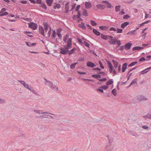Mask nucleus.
<instances>
[{
    "label": "nucleus",
    "mask_w": 151,
    "mask_h": 151,
    "mask_svg": "<svg viewBox=\"0 0 151 151\" xmlns=\"http://www.w3.org/2000/svg\"><path fill=\"white\" fill-rule=\"evenodd\" d=\"M72 44H68L67 45H64V47L60 48V53L63 55H66L69 52V50L72 48Z\"/></svg>",
    "instance_id": "obj_1"
},
{
    "label": "nucleus",
    "mask_w": 151,
    "mask_h": 151,
    "mask_svg": "<svg viewBox=\"0 0 151 151\" xmlns=\"http://www.w3.org/2000/svg\"><path fill=\"white\" fill-rule=\"evenodd\" d=\"M29 27L31 28L32 29L35 30L37 28V24L34 23L33 22H31L29 24Z\"/></svg>",
    "instance_id": "obj_2"
},
{
    "label": "nucleus",
    "mask_w": 151,
    "mask_h": 151,
    "mask_svg": "<svg viewBox=\"0 0 151 151\" xmlns=\"http://www.w3.org/2000/svg\"><path fill=\"white\" fill-rule=\"evenodd\" d=\"M118 40L115 37H114L111 40L109 41L108 42L111 45H115L117 42Z\"/></svg>",
    "instance_id": "obj_3"
},
{
    "label": "nucleus",
    "mask_w": 151,
    "mask_h": 151,
    "mask_svg": "<svg viewBox=\"0 0 151 151\" xmlns=\"http://www.w3.org/2000/svg\"><path fill=\"white\" fill-rule=\"evenodd\" d=\"M147 99L144 96L140 95L137 96V100L139 101L146 100Z\"/></svg>",
    "instance_id": "obj_4"
},
{
    "label": "nucleus",
    "mask_w": 151,
    "mask_h": 151,
    "mask_svg": "<svg viewBox=\"0 0 151 151\" xmlns=\"http://www.w3.org/2000/svg\"><path fill=\"white\" fill-rule=\"evenodd\" d=\"M132 45V44L131 42H128L124 45V48L127 50H129L130 49Z\"/></svg>",
    "instance_id": "obj_5"
},
{
    "label": "nucleus",
    "mask_w": 151,
    "mask_h": 151,
    "mask_svg": "<svg viewBox=\"0 0 151 151\" xmlns=\"http://www.w3.org/2000/svg\"><path fill=\"white\" fill-rule=\"evenodd\" d=\"M86 65L88 67L93 68L96 66L93 63L90 61H88L86 63Z\"/></svg>",
    "instance_id": "obj_6"
},
{
    "label": "nucleus",
    "mask_w": 151,
    "mask_h": 151,
    "mask_svg": "<svg viewBox=\"0 0 151 151\" xmlns=\"http://www.w3.org/2000/svg\"><path fill=\"white\" fill-rule=\"evenodd\" d=\"M107 63L109 66V68L110 69V72L111 73L113 71V67L111 62L109 61H107Z\"/></svg>",
    "instance_id": "obj_7"
},
{
    "label": "nucleus",
    "mask_w": 151,
    "mask_h": 151,
    "mask_svg": "<svg viewBox=\"0 0 151 151\" xmlns=\"http://www.w3.org/2000/svg\"><path fill=\"white\" fill-rule=\"evenodd\" d=\"M96 6L98 9H100L103 10L105 9L106 6L104 5L98 4L96 5Z\"/></svg>",
    "instance_id": "obj_8"
},
{
    "label": "nucleus",
    "mask_w": 151,
    "mask_h": 151,
    "mask_svg": "<svg viewBox=\"0 0 151 151\" xmlns=\"http://www.w3.org/2000/svg\"><path fill=\"white\" fill-rule=\"evenodd\" d=\"M85 5L86 9H90L92 7L91 4L90 2H86Z\"/></svg>",
    "instance_id": "obj_9"
},
{
    "label": "nucleus",
    "mask_w": 151,
    "mask_h": 151,
    "mask_svg": "<svg viewBox=\"0 0 151 151\" xmlns=\"http://www.w3.org/2000/svg\"><path fill=\"white\" fill-rule=\"evenodd\" d=\"M69 4V2H68L66 3L65 4V13H67L68 12V10L69 7L68 6V5Z\"/></svg>",
    "instance_id": "obj_10"
},
{
    "label": "nucleus",
    "mask_w": 151,
    "mask_h": 151,
    "mask_svg": "<svg viewBox=\"0 0 151 151\" xmlns=\"http://www.w3.org/2000/svg\"><path fill=\"white\" fill-rule=\"evenodd\" d=\"M129 22H125L124 23H122L121 26V28L124 29L129 24Z\"/></svg>",
    "instance_id": "obj_11"
},
{
    "label": "nucleus",
    "mask_w": 151,
    "mask_h": 151,
    "mask_svg": "<svg viewBox=\"0 0 151 151\" xmlns=\"http://www.w3.org/2000/svg\"><path fill=\"white\" fill-rule=\"evenodd\" d=\"M113 147V146L110 144L109 145L107 146L106 147V151H111Z\"/></svg>",
    "instance_id": "obj_12"
},
{
    "label": "nucleus",
    "mask_w": 151,
    "mask_h": 151,
    "mask_svg": "<svg viewBox=\"0 0 151 151\" xmlns=\"http://www.w3.org/2000/svg\"><path fill=\"white\" fill-rule=\"evenodd\" d=\"M39 30L41 34L44 36H45L44 34V31L43 27L42 26H40Z\"/></svg>",
    "instance_id": "obj_13"
},
{
    "label": "nucleus",
    "mask_w": 151,
    "mask_h": 151,
    "mask_svg": "<svg viewBox=\"0 0 151 151\" xmlns=\"http://www.w3.org/2000/svg\"><path fill=\"white\" fill-rule=\"evenodd\" d=\"M143 47H140L139 46H136L132 48V50L133 51L139 50L141 49H143Z\"/></svg>",
    "instance_id": "obj_14"
},
{
    "label": "nucleus",
    "mask_w": 151,
    "mask_h": 151,
    "mask_svg": "<svg viewBox=\"0 0 151 151\" xmlns=\"http://www.w3.org/2000/svg\"><path fill=\"white\" fill-rule=\"evenodd\" d=\"M93 33L95 34L97 36H99L101 35V33L98 31L96 29L93 28Z\"/></svg>",
    "instance_id": "obj_15"
},
{
    "label": "nucleus",
    "mask_w": 151,
    "mask_h": 151,
    "mask_svg": "<svg viewBox=\"0 0 151 151\" xmlns=\"http://www.w3.org/2000/svg\"><path fill=\"white\" fill-rule=\"evenodd\" d=\"M53 0H46L45 1L47 5L49 6H50L52 5V4L53 3Z\"/></svg>",
    "instance_id": "obj_16"
},
{
    "label": "nucleus",
    "mask_w": 151,
    "mask_h": 151,
    "mask_svg": "<svg viewBox=\"0 0 151 151\" xmlns=\"http://www.w3.org/2000/svg\"><path fill=\"white\" fill-rule=\"evenodd\" d=\"M61 7V6L60 4H58L54 3L53 5V7L54 9H56L57 8L59 9Z\"/></svg>",
    "instance_id": "obj_17"
},
{
    "label": "nucleus",
    "mask_w": 151,
    "mask_h": 151,
    "mask_svg": "<svg viewBox=\"0 0 151 151\" xmlns=\"http://www.w3.org/2000/svg\"><path fill=\"white\" fill-rule=\"evenodd\" d=\"M79 26L82 28V29L86 30V28L85 25L84 24L83 22H81V24L78 25Z\"/></svg>",
    "instance_id": "obj_18"
},
{
    "label": "nucleus",
    "mask_w": 151,
    "mask_h": 151,
    "mask_svg": "<svg viewBox=\"0 0 151 151\" xmlns=\"http://www.w3.org/2000/svg\"><path fill=\"white\" fill-rule=\"evenodd\" d=\"M99 27L100 29L104 31L107 30L108 28V27L107 26H103L102 25L100 26Z\"/></svg>",
    "instance_id": "obj_19"
},
{
    "label": "nucleus",
    "mask_w": 151,
    "mask_h": 151,
    "mask_svg": "<svg viewBox=\"0 0 151 151\" xmlns=\"http://www.w3.org/2000/svg\"><path fill=\"white\" fill-rule=\"evenodd\" d=\"M112 62H113L114 65V67L116 68L118 67V63L117 61H115V60H112Z\"/></svg>",
    "instance_id": "obj_20"
},
{
    "label": "nucleus",
    "mask_w": 151,
    "mask_h": 151,
    "mask_svg": "<svg viewBox=\"0 0 151 151\" xmlns=\"http://www.w3.org/2000/svg\"><path fill=\"white\" fill-rule=\"evenodd\" d=\"M82 14L86 17L88 16L87 11L85 9H83Z\"/></svg>",
    "instance_id": "obj_21"
},
{
    "label": "nucleus",
    "mask_w": 151,
    "mask_h": 151,
    "mask_svg": "<svg viewBox=\"0 0 151 151\" xmlns=\"http://www.w3.org/2000/svg\"><path fill=\"white\" fill-rule=\"evenodd\" d=\"M101 37L102 38L105 40H107L108 39V36L104 35L103 34H101Z\"/></svg>",
    "instance_id": "obj_22"
},
{
    "label": "nucleus",
    "mask_w": 151,
    "mask_h": 151,
    "mask_svg": "<svg viewBox=\"0 0 151 151\" xmlns=\"http://www.w3.org/2000/svg\"><path fill=\"white\" fill-rule=\"evenodd\" d=\"M113 83V80L112 79H110L106 83V84L107 85H109L112 84Z\"/></svg>",
    "instance_id": "obj_23"
},
{
    "label": "nucleus",
    "mask_w": 151,
    "mask_h": 151,
    "mask_svg": "<svg viewBox=\"0 0 151 151\" xmlns=\"http://www.w3.org/2000/svg\"><path fill=\"white\" fill-rule=\"evenodd\" d=\"M143 117H144L146 119L147 118L151 119V114H148L146 115L143 116Z\"/></svg>",
    "instance_id": "obj_24"
},
{
    "label": "nucleus",
    "mask_w": 151,
    "mask_h": 151,
    "mask_svg": "<svg viewBox=\"0 0 151 151\" xmlns=\"http://www.w3.org/2000/svg\"><path fill=\"white\" fill-rule=\"evenodd\" d=\"M78 63L77 62L76 63H74L71 64L70 65V68L72 69H73L75 68L76 64Z\"/></svg>",
    "instance_id": "obj_25"
},
{
    "label": "nucleus",
    "mask_w": 151,
    "mask_h": 151,
    "mask_svg": "<svg viewBox=\"0 0 151 151\" xmlns=\"http://www.w3.org/2000/svg\"><path fill=\"white\" fill-rule=\"evenodd\" d=\"M40 6L45 9H47L46 5L44 3H42L40 4Z\"/></svg>",
    "instance_id": "obj_26"
},
{
    "label": "nucleus",
    "mask_w": 151,
    "mask_h": 151,
    "mask_svg": "<svg viewBox=\"0 0 151 151\" xmlns=\"http://www.w3.org/2000/svg\"><path fill=\"white\" fill-rule=\"evenodd\" d=\"M127 63H125L123 65L122 68L126 70L127 68Z\"/></svg>",
    "instance_id": "obj_27"
},
{
    "label": "nucleus",
    "mask_w": 151,
    "mask_h": 151,
    "mask_svg": "<svg viewBox=\"0 0 151 151\" xmlns=\"http://www.w3.org/2000/svg\"><path fill=\"white\" fill-rule=\"evenodd\" d=\"M91 24L93 26H96L97 24L94 21L91 20L90 21Z\"/></svg>",
    "instance_id": "obj_28"
},
{
    "label": "nucleus",
    "mask_w": 151,
    "mask_h": 151,
    "mask_svg": "<svg viewBox=\"0 0 151 151\" xmlns=\"http://www.w3.org/2000/svg\"><path fill=\"white\" fill-rule=\"evenodd\" d=\"M112 93L114 96L116 95V90L115 88L113 89L112 91Z\"/></svg>",
    "instance_id": "obj_29"
},
{
    "label": "nucleus",
    "mask_w": 151,
    "mask_h": 151,
    "mask_svg": "<svg viewBox=\"0 0 151 151\" xmlns=\"http://www.w3.org/2000/svg\"><path fill=\"white\" fill-rule=\"evenodd\" d=\"M68 36L69 35H66L63 38V40L65 42H66L67 39L68 38Z\"/></svg>",
    "instance_id": "obj_30"
},
{
    "label": "nucleus",
    "mask_w": 151,
    "mask_h": 151,
    "mask_svg": "<svg viewBox=\"0 0 151 151\" xmlns=\"http://www.w3.org/2000/svg\"><path fill=\"white\" fill-rule=\"evenodd\" d=\"M78 12V15H76L77 18L78 19L80 18L81 16V12L80 11H77Z\"/></svg>",
    "instance_id": "obj_31"
},
{
    "label": "nucleus",
    "mask_w": 151,
    "mask_h": 151,
    "mask_svg": "<svg viewBox=\"0 0 151 151\" xmlns=\"http://www.w3.org/2000/svg\"><path fill=\"white\" fill-rule=\"evenodd\" d=\"M42 111L37 110H34V111L35 112L38 113L39 114H42Z\"/></svg>",
    "instance_id": "obj_32"
},
{
    "label": "nucleus",
    "mask_w": 151,
    "mask_h": 151,
    "mask_svg": "<svg viewBox=\"0 0 151 151\" xmlns=\"http://www.w3.org/2000/svg\"><path fill=\"white\" fill-rule=\"evenodd\" d=\"M45 84L50 87L52 85V83L51 81H49L47 83H45Z\"/></svg>",
    "instance_id": "obj_33"
},
{
    "label": "nucleus",
    "mask_w": 151,
    "mask_h": 151,
    "mask_svg": "<svg viewBox=\"0 0 151 151\" xmlns=\"http://www.w3.org/2000/svg\"><path fill=\"white\" fill-rule=\"evenodd\" d=\"M107 86H101L100 87V88L104 89V90H106L108 88V87Z\"/></svg>",
    "instance_id": "obj_34"
},
{
    "label": "nucleus",
    "mask_w": 151,
    "mask_h": 151,
    "mask_svg": "<svg viewBox=\"0 0 151 151\" xmlns=\"http://www.w3.org/2000/svg\"><path fill=\"white\" fill-rule=\"evenodd\" d=\"M83 44H84L86 46L89 47L90 46L89 44L87 42L84 41L83 42Z\"/></svg>",
    "instance_id": "obj_35"
},
{
    "label": "nucleus",
    "mask_w": 151,
    "mask_h": 151,
    "mask_svg": "<svg viewBox=\"0 0 151 151\" xmlns=\"http://www.w3.org/2000/svg\"><path fill=\"white\" fill-rule=\"evenodd\" d=\"M120 6L119 5L116 6L115 7L116 11L117 12L119 10Z\"/></svg>",
    "instance_id": "obj_36"
},
{
    "label": "nucleus",
    "mask_w": 151,
    "mask_h": 151,
    "mask_svg": "<svg viewBox=\"0 0 151 151\" xmlns=\"http://www.w3.org/2000/svg\"><path fill=\"white\" fill-rule=\"evenodd\" d=\"M40 118L42 119L43 118H48V115H42L39 116Z\"/></svg>",
    "instance_id": "obj_37"
},
{
    "label": "nucleus",
    "mask_w": 151,
    "mask_h": 151,
    "mask_svg": "<svg viewBox=\"0 0 151 151\" xmlns=\"http://www.w3.org/2000/svg\"><path fill=\"white\" fill-rule=\"evenodd\" d=\"M117 44V45L116 46V48L118 47L121 45V41L119 40H118L117 42L116 43Z\"/></svg>",
    "instance_id": "obj_38"
},
{
    "label": "nucleus",
    "mask_w": 151,
    "mask_h": 151,
    "mask_svg": "<svg viewBox=\"0 0 151 151\" xmlns=\"http://www.w3.org/2000/svg\"><path fill=\"white\" fill-rule=\"evenodd\" d=\"M8 14V12H4V13H2L0 14V16H2L4 15H7Z\"/></svg>",
    "instance_id": "obj_39"
},
{
    "label": "nucleus",
    "mask_w": 151,
    "mask_h": 151,
    "mask_svg": "<svg viewBox=\"0 0 151 151\" xmlns=\"http://www.w3.org/2000/svg\"><path fill=\"white\" fill-rule=\"evenodd\" d=\"M17 81L19 82H20L24 86V85H25L26 84V83L24 81L18 80Z\"/></svg>",
    "instance_id": "obj_40"
},
{
    "label": "nucleus",
    "mask_w": 151,
    "mask_h": 151,
    "mask_svg": "<svg viewBox=\"0 0 151 151\" xmlns=\"http://www.w3.org/2000/svg\"><path fill=\"white\" fill-rule=\"evenodd\" d=\"M67 43V44H70V43L72 44V39L71 38H70L68 39V40L66 42Z\"/></svg>",
    "instance_id": "obj_41"
},
{
    "label": "nucleus",
    "mask_w": 151,
    "mask_h": 151,
    "mask_svg": "<svg viewBox=\"0 0 151 151\" xmlns=\"http://www.w3.org/2000/svg\"><path fill=\"white\" fill-rule=\"evenodd\" d=\"M76 5V3H75L73 5H72V8H71V9L70 10V11H72V12H73L74 11V10H73V9L75 8Z\"/></svg>",
    "instance_id": "obj_42"
},
{
    "label": "nucleus",
    "mask_w": 151,
    "mask_h": 151,
    "mask_svg": "<svg viewBox=\"0 0 151 151\" xmlns=\"http://www.w3.org/2000/svg\"><path fill=\"white\" fill-rule=\"evenodd\" d=\"M99 63L100 65V67L101 68L104 69V67L102 64L101 62L100 61H99Z\"/></svg>",
    "instance_id": "obj_43"
},
{
    "label": "nucleus",
    "mask_w": 151,
    "mask_h": 151,
    "mask_svg": "<svg viewBox=\"0 0 151 151\" xmlns=\"http://www.w3.org/2000/svg\"><path fill=\"white\" fill-rule=\"evenodd\" d=\"M117 33H122L123 31V29H121L117 28Z\"/></svg>",
    "instance_id": "obj_44"
},
{
    "label": "nucleus",
    "mask_w": 151,
    "mask_h": 151,
    "mask_svg": "<svg viewBox=\"0 0 151 151\" xmlns=\"http://www.w3.org/2000/svg\"><path fill=\"white\" fill-rule=\"evenodd\" d=\"M74 53H75L74 51H73V50L72 49L71 50H70V51L68 52V54L69 55H70L71 54H73Z\"/></svg>",
    "instance_id": "obj_45"
},
{
    "label": "nucleus",
    "mask_w": 151,
    "mask_h": 151,
    "mask_svg": "<svg viewBox=\"0 0 151 151\" xmlns=\"http://www.w3.org/2000/svg\"><path fill=\"white\" fill-rule=\"evenodd\" d=\"M129 17H130V16L128 14L124 15L123 17V18L124 19H127Z\"/></svg>",
    "instance_id": "obj_46"
},
{
    "label": "nucleus",
    "mask_w": 151,
    "mask_h": 151,
    "mask_svg": "<svg viewBox=\"0 0 151 151\" xmlns=\"http://www.w3.org/2000/svg\"><path fill=\"white\" fill-rule=\"evenodd\" d=\"M93 70H97L98 72L101 71V69L99 68H93L92 69Z\"/></svg>",
    "instance_id": "obj_47"
},
{
    "label": "nucleus",
    "mask_w": 151,
    "mask_h": 151,
    "mask_svg": "<svg viewBox=\"0 0 151 151\" xmlns=\"http://www.w3.org/2000/svg\"><path fill=\"white\" fill-rule=\"evenodd\" d=\"M57 35L59 37V39L60 38L61 39L62 37V35H61L60 32H57Z\"/></svg>",
    "instance_id": "obj_48"
},
{
    "label": "nucleus",
    "mask_w": 151,
    "mask_h": 151,
    "mask_svg": "<svg viewBox=\"0 0 151 151\" xmlns=\"http://www.w3.org/2000/svg\"><path fill=\"white\" fill-rule=\"evenodd\" d=\"M6 103V101L4 99H0V104L5 103Z\"/></svg>",
    "instance_id": "obj_49"
},
{
    "label": "nucleus",
    "mask_w": 151,
    "mask_h": 151,
    "mask_svg": "<svg viewBox=\"0 0 151 151\" xmlns=\"http://www.w3.org/2000/svg\"><path fill=\"white\" fill-rule=\"evenodd\" d=\"M98 80L100 81L104 82L107 80V79L106 78H101L100 79H98Z\"/></svg>",
    "instance_id": "obj_50"
},
{
    "label": "nucleus",
    "mask_w": 151,
    "mask_h": 151,
    "mask_svg": "<svg viewBox=\"0 0 151 151\" xmlns=\"http://www.w3.org/2000/svg\"><path fill=\"white\" fill-rule=\"evenodd\" d=\"M96 91L98 92H100L101 93L104 92L103 90L101 88H98L96 89Z\"/></svg>",
    "instance_id": "obj_51"
},
{
    "label": "nucleus",
    "mask_w": 151,
    "mask_h": 151,
    "mask_svg": "<svg viewBox=\"0 0 151 151\" xmlns=\"http://www.w3.org/2000/svg\"><path fill=\"white\" fill-rule=\"evenodd\" d=\"M50 32H50L48 31V32L47 33V34H45V35H46V37L48 38L50 37V35H51Z\"/></svg>",
    "instance_id": "obj_52"
},
{
    "label": "nucleus",
    "mask_w": 151,
    "mask_h": 151,
    "mask_svg": "<svg viewBox=\"0 0 151 151\" xmlns=\"http://www.w3.org/2000/svg\"><path fill=\"white\" fill-rule=\"evenodd\" d=\"M135 32V30H134L133 31H130L129 32H128L127 33V35H129L131 33H132V34H134Z\"/></svg>",
    "instance_id": "obj_53"
},
{
    "label": "nucleus",
    "mask_w": 151,
    "mask_h": 151,
    "mask_svg": "<svg viewBox=\"0 0 151 151\" xmlns=\"http://www.w3.org/2000/svg\"><path fill=\"white\" fill-rule=\"evenodd\" d=\"M42 0H37V1H35V4L36 3L37 4H40L42 3Z\"/></svg>",
    "instance_id": "obj_54"
},
{
    "label": "nucleus",
    "mask_w": 151,
    "mask_h": 151,
    "mask_svg": "<svg viewBox=\"0 0 151 151\" xmlns=\"http://www.w3.org/2000/svg\"><path fill=\"white\" fill-rule=\"evenodd\" d=\"M77 40H78V42L81 44H83V42L81 40V39H80L79 38H77Z\"/></svg>",
    "instance_id": "obj_55"
},
{
    "label": "nucleus",
    "mask_w": 151,
    "mask_h": 151,
    "mask_svg": "<svg viewBox=\"0 0 151 151\" xmlns=\"http://www.w3.org/2000/svg\"><path fill=\"white\" fill-rule=\"evenodd\" d=\"M146 60V59L144 57H142L139 59V61L140 62H141L145 60Z\"/></svg>",
    "instance_id": "obj_56"
},
{
    "label": "nucleus",
    "mask_w": 151,
    "mask_h": 151,
    "mask_svg": "<svg viewBox=\"0 0 151 151\" xmlns=\"http://www.w3.org/2000/svg\"><path fill=\"white\" fill-rule=\"evenodd\" d=\"M80 6H81L80 5H77V6H76V11H79V9L80 8Z\"/></svg>",
    "instance_id": "obj_57"
},
{
    "label": "nucleus",
    "mask_w": 151,
    "mask_h": 151,
    "mask_svg": "<svg viewBox=\"0 0 151 151\" xmlns=\"http://www.w3.org/2000/svg\"><path fill=\"white\" fill-rule=\"evenodd\" d=\"M99 74H101L103 76H104L106 75V73L103 72H100L98 73Z\"/></svg>",
    "instance_id": "obj_58"
},
{
    "label": "nucleus",
    "mask_w": 151,
    "mask_h": 151,
    "mask_svg": "<svg viewBox=\"0 0 151 151\" xmlns=\"http://www.w3.org/2000/svg\"><path fill=\"white\" fill-rule=\"evenodd\" d=\"M53 33L52 35V36L53 37H55V36L56 32L55 31V30H53Z\"/></svg>",
    "instance_id": "obj_59"
},
{
    "label": "nucleus",
    "mask_w": 151,
    "mask_h": 151,
    "mask_svg": "<svg viewBox=\"0 0 151 151\" xmlns=\"http://www.w3.org/2000/svg\"><path fill=\"white\" fill-rule=\"evenodd\" d=\"M110 31H116V29L114 27H111L109 29Z\"/></svg>",
    "instance_id": "obj_60"
},
{
    "label": "nucleus",
    "mask_w": 151,
    "mask_h": 151,
    "mask_svg": "<svg viewBox=\"0 0 151 151\" xmlns=\"http://www.w3.org/2000/svg\"><path fill=\"white\" fill-rule=\"evenodd\" d=\"M77 72L80 74H86V73L85 72H81L79 71H77Z\"/></svg>",
    "instance_id": "obj_61"
},
{
    "label": "nucleus",
    "mask_w": 151,
    "mask_h": 151,
    "mask_svg": "<svg viewBox=\"0 0 151 151\" xmlns=\"http://www.w3.org/2000/svg\"><path fill=\"white\" fill-rule=\"evenodd\" d=\"M50 87L52 89H54L56 88L57 90L58 89V88L57 87H56V86H55V85H52H52Z\"/></svg>",
    "instance_id": "obj_62"
},
{
    "label": "nucleus",
    "mask_w": 151,
    "mask_h": 151,
    "mask_svg": "<svg viewBox=\"0 0 151 151\" xmlns=\"http://www.w3.org/2000/svg\"><path fill=\"white\" fill-rule=\"evenodd\" d=\"M132 73H129V76H127L126 77H127V81L129 80L130 78V76H132Z\"/></svg>",
    "instance_id": "obj_63"
},
{
    "label": "nucleus",
    "mask_w": 151,
    "mask_h": 151,
    "mask_svg": "<svg viewBox=\"0 0 151 151\" xmlns=\"http://www.w3.org/2000/svg\"><path fill=\"white\" fill-rule=\"evenodd\" d=\"M84 58H79L78 61L79 62H81V61H83L84 60Z\"/></svg>",
    "instance_id": "obj_64"
}]
</instances>
